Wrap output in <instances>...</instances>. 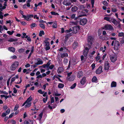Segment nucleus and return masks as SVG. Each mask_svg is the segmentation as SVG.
<instances>
[{
  "label": "nucleus",
  "mask_w": 124,
  "mask_h": 124,
  "mask_svg": "<svg viewBox=\"0 0 124 124\" xmlns=\"http://www.w3.org/2000/svg\"><path fill=\"white\" fill-rule=\"evenodd\" d=\"M89 49L88 47H85L83 50V54L86 57L88 54Z\"/></svg>",
  "instance_id": "0eeeda50"
},
{
  "label": "nucleus",
  "mask_w": 124,
  "mask_h": 124,
  "mask_svg": "<svg viewBox=\"0 0 124 124\" xmlns=\"http://www.w3.org/2000/svg\"><path fill=\"white\" fill-rule=\"evenodd\" d=\"M14 31H7V33L10 35H12L13 33L14 32Z\"/></svg>",
  "instance_id": "58836bf2"
},
{
  "label": "nucleus",
  "mask_w": 124,
  "mask_h": 124,
  "mask_svg": "<svg viewBox=\"0 0 124 124\" xmlns=\"http://www.w3.org/2000/svg\"><path fill=\"white\" fill-rule=\"evenodd\" d=\"M78 22L77 21L76 22L71 21L70 23V25L71 26H73L77 25L78 24Z\"/></svg>",
  "instance_id": "5701e85b"
},
{
  "label": "nucleus",
  "mask_w": 124,
  "mask_h": 124,
  "mask_svg": "<svg viewBox=\"0 0 124 124\" xmlns=\"http://www.w3.org/2000/svg\"><path fill=\"white\" fill-rule=\"evenodd\" d=\"M33 121L32 120H25L24 121V124H33Z\"/></svg>",
  "instance_id": "2eb2a0df"
},
{
  "label": "nucleus",
  "mask_w": 124,
  "mask_h": 124,
  "mask_svg": "<svg viewBox=\"0 0 124 124\" xmlns=\"http://www.w3.org/2000/svg\"><path fill=\"white\" fill-rule=\"evenodd\" d=\"M39 26L41 27L42 28L44 29L45 28L44 25L42 24H39Z\"/></svg>",
  "instance_id": "13d9d810"
},
{
  "label": "nucleus",
  "mask_w": 124,
  "mask_h": 124,
  "mask_svg": "<svg viewBox=\"0 0 124 124\" xmlns=\"http://www.w3.org/2000/svg\"><path fill=\"white\" fill-rule=\"evenodd\" d=\"M116 83L115 81H112L111 84V87H116Z\"/></svg>",
  "instance_id": "aec40b11"
},
{
  "label": "nucleus",
  "mask_w": 124,
  "mask_h": 124,
  "mask_svg": "<svg viewBox=\"0 0 124 124\" xmlns=\"http://www.w3.org/2000/svg\"><path fill=\"white\" fill-rule=\"evenodd\" d=\"M22 17L24 18V19L27 21H29V19L28 18V17L27 15V16H26L25 15H23V16Z\"/></svg>",
  "instance_id": "c9c22d12"
},
{
  "label": "nucleus",
  "mask_w": 124,
  "mask_h": 124,
  "mask_svg": "<svg viewBox=\"0 0 124 124\" xmlns=\"http://www.w3.org/2000/svg\"><path fill=\"white\" fill-rule=\"evenodd\" d=\"M38 93L41 94H43L44 93V91H42V90L41 89L39 90L38 91Z\"/></svg>",
  "instance_id": "603ef678"
},
{
  "label": "nucleus",
  "mask_w": 124,
  "mask_h": 124,
  "mask_svg": "<svg viewBox=\"0 0 124 124\" xmlns=\"http://www.w3.org/2000/svg\"><path fill=\"white\" fill-rule=\"evenodd\" d=\"M103 4L106 6H107L108 5V3L106 1H104L102 2Z\"/></svg>",
  "instance_id": "4d7b16f0"
},
{
  "label": "nucleus",
  "mask_w": 124,
  "mask_h": 124,
  "mask_svg": "<svg viewBox=\"0 0 124 124\" xmlns=\"http://www.w3.org/2000/svg\"><path fill=\"white\" fill-rule=\"evenodd\" d=\"M78 9V7L76 6H74L72 8L71 10L73 12H75Z\"/></svg>",
  "instance_id": "bb28decb"
},
{
  "label": "nucleus",
  "mask_w": 124,
  "mask_h": 124,
  "mask_svg": "<svg viewBox=\"0 0 124 124\" xmlns=\"http://www.w3.org/2000/svg\"><path fill=\"white\" fill-rule=\"evenodd\" d=\"M120 41L121 44L124 43V36L123 37L120 39Z\"/></svg>",
  "instance_id": "f704fd0d"
},
{
  "label": "nucleus",
  "mask_w": 124,
  "mask_h": 124,
  "mask_svg": "<svg viewBox=\"0 0 124 124\" xmlns=\"http://www.w3.org/2000/svg\"><path fill=\"white\" fill-rule=\"evenodd\" d=\"M63 4L67 6H69L71 5V3L70 2H67V0H65L63 2Z\"/></svg>",
  "instance_id": "dca6fc26"
},
{
  "label": "nucleus",
  "mask_w": 124,
  "mask_h": 124,
  "mask_svg": "<svg viewBox=\"0 0 124 124\" xmlns=\"http://www.w3.org/2000/svg\"><path fill=\"white\" fill-rule=\"evenodd\" d=\"M37 61V62L35 64L36 65L41 64L43 63V62L42 60L40 59H38Z\"/></svg>",
  "instance_id": "f3484780"
},
{
  "label": "nucleus",
  "mask_w": 124,
  "mask_h": 124,
  "mask_svg": "<svg viewBox=\"0 0 124 124\" xmlns=\"http://www.w3.org/2000/svg\"><path fill=\"white\" fill-rule=\"evenodd\" d=\"M100 58V56H97L95 58L96 61H97L99 60Z\"/></svg>",
  "instance_id": "052dcab7"
},
{
  "label": "nucleus",
  "mask_w": 124,
  "mask_h": 124,
  "mask_svg": "<svg viewBox=\"0 0 124 124\" xmlns=\"http://www.w3.org/2000/svg\"><path fill=\"white\" fill-rule=\"evenodd\" d=\"M91 67L92 68V70H93L95 67V64L94 63H93L91 65Z\"/></svg>",
  "instance_id": "bf43d9fd"
},
{
  "label": "nucleus",
  "mask_w": 124,
  "mask_h": 124,
  "mask_svg": "<svg viewBox=\"0 0 124 124\" xmlns=\"http://www.w3.org/2000/svg\"><path fill=\"white\" fill-rule=\"evenodd\" d=\"M76 85V83H74L70 87V88L72 89H73L75 87Z\"/></svg>",
  "instance_id": "37998d69"
},
{
  "label": "nucleus",
  "mask_w": 124,
  "mask_h": 124,
  "mask_svg": "<svg viewBox=\"0 0 124 124\" xmlns=\"http://www.w3.org/2000/svg\"><path fill=\"white\" fill-rule=\"evenodd\" d=\"M117 56L116 55H110V59L111 61L113 62H115L117 59Z\"/></svg>",
  "instance_id": "423d86ee"
},
{
  "label": "nucleus",
  "mask_w": 124,
  "mask_h": 124,
  "mask_svg": "<svg viewBox=\"0 0 124 124\" xmlns=\"http://www.w3.org/2000/svg\"><path fill=\"white\" fill-rule=\"evenodd\" d=\"M102 29L106 30H108L109 31L114 30L113 27L110 24H105L104 26L102 27Z\"/></svg>",
  "instance_id": "7ed1b4c3"
},
{
  "label": "nucleus",
  "mask_w": 124,
  "mask_h": 124,
  "mask_svg": "<svg viewBox=\"0 0 124 124\" xmlns=\"http://www.w3.org/2000/svg\"><path fill=\"white\" fill-rule=\"evenodd\" d=\"M48 99V96H46V98H43V102L44 103H46V102L47 101V100Z\"/></svg>",
  "instance_id": "72a5a7b5"
},
{
  "label": "nucleus",
  "mask_w": 124,
  "mask_h": 124,
  "mask_svg": "<svg viewBox=\"0 0 124 124\" xmlns=\"http://www.w3.org/2000/svg\"><path fill=\"white\" fill-rule=\"evenodd\" d=\"M78 43L77 42H74L73 44V47L74 49L76 48L78 46Z\"/></svg>",
  "instance_id": "412c9836"
},
{
  "label": "nucleus",
  "mask_w": 124,
  "mask_h": 124,
  "mask_svg": "<svg viewBox=\"0 0 124 124\" xmlns=\"http://www.w3.org/2000/svg\"><path fill=\"white\" fill-rule=\"evenodd\" d=\"M86 78L83 77L80 81V83L81 85H84L86 82Z\"/></svg>",
  "instance_id": "4468645a"
},
{
  "label": "nucleus",
  "mask_w": 124,
  "mask_h": 124,
  "mask_svg": "<svg viewBox=\"0 0 124 124\" xmlns=\"http://www.w3.org/2000/svg\"><path fill=\"white\" fill-rule=\"evenodd\" d=\"M75 76L74 75H72L69 77H67V79L70 81H73L75 79Z\"/></svg>",
  "instance_id": "f8f14e48"
},
{
  "label": "nucleus",
  "mask_w": 124,
  "mask_h": 124,
  "mask_svg": "<svg viewBox=\"0 0 124 124\" xmlns=\"http://www.w3.org/2000/svg\"><path fill=\"white\" fill-rule=\"evenodd\" d=\"M48 83H46L45 84H44V85H43L42 87V88L44 90H45L46 89V86H48Z\"/></svg>",
  "instance_id": "79ce46f5"
},
{
  "label": "nucleus",
  "mask_w": 124,
  "mask_h": 124,
  "mask_svg": "<svg viewBox=\"0 0 124 124\" xmlns=\"http://www.w3.org/2000/svg\"><path fill=\"white\" fill-rule=\"evenodd\" d=\"M43 115V113L42 112L39 115V117H38V119L39 120V121H41V119L42 118Z\"/></svg>",
  "instance_id": "c85d7f7f"
},
{
  "label": "nucleus",
  "mask_w": 124,
  "mask_h": 124,
  "mask_svg": "<svg viewBox=\"0 0 124 124\" xmlns=\"http://www.w3.org/2000/svg\"><path fill=\"white\" fill-rule=\"evenodd\" d=\"M29 19V20H31V19H30L31 18L33 17V15H27Z\"/></svg>",
  "instance_id": "49530a36"
},
{
  "label": "nucleus",
  "mask_w": 124,
  "mask_h": 124,
  "mask_svg": "<svg viewBox=\"0 0 124 124\" xmlns=\"http://www.w3.org/2000/svg\"><path fill=\"white\" fill-rule=\"evenodd\" d=\"M110 21L111 22L116 25H117V22L115 19H111Z\"/></svg>",
  "instance_id": "b1692460"
},
{
  "label": "nucleus",
  "mask_w": 124,
  "mask_h": 124,
  "mask_svg": "<svg viewBox=\"0 0 124 124\" xmlns=\"http://www.w3.org/2000/svg\"><path fill=\"white\" fill-rule=\"evenodd\" d=\"M19 107V105L18 104H16L15 107L14 109V111H16L18 108Z\"/></svg>",
  "instance_id": "8fccbe9b"
},
{
  "label": "nucleus",
  "mask_w": 124,
  "mask_h": 124,
  "mask_svg": "<svg viewBox=\"0 0 124 124\" xmlns=\"http://www.w3.org/2000/svg\"><path fill=\"white\" fill-rule=\"evenodd\" d=\"M50 49V47L49 46H46V47H45V50L46 51Z\"/></svg>",
  "instance_id": "0e129e2a"
},
{
  "label": "nucleus",
  "mask_w": 124,
  "mask_h": 124,
  "mask_svg": "<svg viewBox=\"0 0 124 124\" xmlns=\"http://www.w3.org/2000/svg\"><path fill=\"white\" fill-rule=\"evenodd\" d=\"M32 98L31 96H30L29 98L25 102L26 104L25 105V108H27L29 107L31 105V102L32 100Z\"/></svg>",
  "instance_id": "f257e3e1"
},
{
  "label": "nucleus",
  "mask_w": 124,
  "mask_h": 124,
  "mask_svg": "<svg viewBox=\"0 0 124 124\" xmlns=\"http://www.w3.org/2000/svg\"><path fill=\"white\" fill-rule=\"evenodd\" d=\"M3 30V27L1 25H0V33H2V31Z\"/></svg>",
  "instance_id": "680f3d73"
},
{
  "label": "nucleus",
  "mask_w": 124,
  "mask_h": 124,
  "mask_svg": "<svg viewBox=\"0 0 124 124\" xmlns=\"http://www.w3.org/2000/svg\"><path fill=\"white\" fill-rule=\"evenodd\" d=\"M7 115V114L6 113H3L2 114V117H5Z\"/></svg>",
  "instance_id": "69168bd1"
},
{
  "label": "nucleus",
  "mask_w": 124,
  "mask_h": 124,
  "mask_svg": "<svg viewBox=\"0 0 124 124\" xmlns=\"http://www.w3.org/2000/svg\"><path fill=\"white\" fill-rule=\"evenodd\" d=\"M37 26V25L36 23H33L31 24V27L32 28V27H35L36 26Z\"/></svg>",
  "instance_id": "de8ad7c7"
},
{
  "label": "nucleus",
  "mask_w": 124,
  "mask_h": 124,
  "mask_svg": "<svg viewBox=\"0 0 124 124\" xmlns=\"http://www.w3.org/2000/svg\"><path fill=\"white\" fill-rule=\"evenodd\" d=\"M102 67H100L96 70V73L97 74H100L102 72Z\"/></svg>",
  "instance_id": "9b49d317"
},
{
  "label": "nucleus",
  "mask_w": 124,
  "mask_h": 124,
  "mask_svg": "<svg viewBox=\"0 0 124 124\" xmlns=\"http://www.w3.org/2000/svg\"><path fill=\"white\" fill-rule=\"evenodd\" d=\"M54 67V66L53 65H51L47 69V70H48L50 69L52 70V69Z\"/></svg>",
  "instance_id": "5fc2aeb1"
},
{
  "label": "nucleus",
  "mask_w": 124,
  "mask_h": 124,
  "mask_svg": "<svg viewBox=\"0 0 124 124\" xmlns=\"http://www.w3.org/2000/svg\"><path fill=\"white\" fill-rule=\"evenodd\" d=\"M97 79L95 76H94L92 78V81L93 82H95L97 81Z\"/></svg>",
  "instance_id": "7c9ffc66"
},
{
  "label": "nucleus",
  "mask_w": 124,
  "mask_h": 124,
  "mask_svg": "<svg viewBox=\"0 0 124 124\" xmlns=\"http://www.w3.org/2000/svg\"><path fill=\"white\" fill-rule=\"evenodd\" d=\"M93 40V38L91 36H89L88 38V42L89 44L92 45Z\"/></svg>",
  "instance_id": "9d476101"
},
{
  "label": "nucleus",
  "mask_w": 124,
  "mask_h": 124,
  "mask_svg": "<svg viewBox=\"0 0 124 124\" xmlns=\"http://www.w3.org/2000/svg\"><path fill=\"white\" fill-rule=\"evenodd\" d=\"M51 14L52 15H59V14L57 13H56L55 12H54V11H52L51 12Z\"/></svg>",
  "instance_id": "ea45409f"
},
{
  "label": "nucleus",
  "mask_w": 124,
  "mask_h": 124,
  "mask_svg": "<svg viewBox=\"0 0 124 124\" xmlns=\"http://www.w3.org/2000/svg\"><path fill=\"white\" fill-rule=\"evenodd\" d=\"M60 57L62 58H63L65 57H68V55L67 53H61L60 54Z\"/></svg>",
  "instance_id": "ddd939ff"
},
{
  "label": "nucleus",
  "mask_w": 124,
  "mask_h": 124,
  "mask_svg": "<svg viewBox=\"0 0 124 124\" xmlns=\"http://www.w3.org/2000/svg\"><path fill=\"white\" fill-rule=\"evenodd\" d=\"M120 46V44L119 41L117 40L115 41L114 45V49L116 50H118Z\"/></svg>",
  "instance_id": "39448f33"
},
{
  "label": "nucleus",
  "mask_w": 124,
  "mask_h": 124,
  "mask_svg": "<svg viewBox=\"0 0 124 124\" xmlns=\"http://www.w3.org/2000/svg\"><path fill=\"white\" fill-rule=\"evenodd\" d=\"M6 8V7L5 6H3V7L0 8V11H2L3 10L5 9Z\"/></svg>",
  "instance_id": "338daca9"
},
{
  "label": "nucleus",
  "mask_w": 124,
  "mask_h": 124,
  "mask_svg": "<svg viewBox=\"0 0 124 124\" xmlns=\"http://www.w3.org/2000/svg\"><path fill=\"white\" fill-rule=\"evenodd\" d=\"M68 60L66 58H64V59L63 62L65 64H66L68 62Z\"/></svg>",
  "instance_id": "473e14b6"
},
{
  "label": "nucleus",
  "mask_w": 124,
  "mask_h": 124,
  "mask_svg": "<svg viewBox=\"0 0 124 124\" xmlns=\"http://www.w3.org/2000/svg\"><path fill=\"white\" fill-rule=\"evenodd\" d=\"M51 64V63L49 62V61L48 62H47V64H46V68L47 69L49 67V65H50Z\"/></svg>",
  "instance_id": "864d4df0"
},
{
  "label": "nucleus",
  "mask_w": 124,
  "mask_h": 124,
  "mask_svg": "<svg viewBox=\"0 0 124 124\" xmlns=\"http://www.w3.org/2000/svg\"><path fill=\"white\" fill-rule=\"evenodd\" d=\"M18 65L19 62H15L10 67L11 70L12 71L15 70L18 66Z\"/></svg>",
  "instance_id": "f03ea898"
},
{
  "label": "nucleus",
  "mask_w": 124,
  "mask_h": 124,
  "mask_svg": "<svg viewBox=\"0 0 124 124\" xmlns=\"http://www.w3.org/2000/svg\"><path fill=\"white\" fill-rule=\"evenodd\" d=\"M8 50L11 52L13 53L15 51V49L14 47H10L8 48Z\"/></svg>",
  "instance_id": "393cba45"
},
{
  "label": "nucleus",
  "mask_w": 124,
  "mask_h": 124,
  "mask_svg": "<svg viewBox=\"0 0 124 124\" xmlns=\"http://www.w3.org/2000/svg\"><path fill=\"white\" fill-rule=\"evenodd\" d=\"M83 73L82 71H79L78 72V75L77 77L79 78H81L83 76Z\"/></svg>",
  "instance_id": "4be33fe9"
},
{
  "label": "nucleus",
  "mask_w": 124,
  "mask_h": 124,
  "mask_svg": "<svg viewBox=\"0 0 124 124\" xmlns=\"http://www.w3.org/2000/svg\"><path fill=\"white\" fill-rule=\"evenodd\" d=\"M44 34V31H40V32L39 34V36H41L42 35H43Z\"/></svg>",
  "instance_id": "c03bdc74"
},
{
  "label": "nucleus",
  "mask_w": 124,
  "mask_h": 124,
  "mask_svg": "<svg viewBox=\"0 0 124 124\" xmlns=\"http://www.w3.org/2000/svg\"><path fill=\"white\" fill-rule=\"evenodd\" d=\"M10 109L9 108H8L6 111V113L7 114V115L9 114L10 112Z\"/></svg>",
  "instance_id": "e2e57ef3"
},
{
  "label": "nucleus",
  "mask_w": 124,
  "mask_h": 124,
  "mask_svg": "<svg viewBox=\"0 0 124 124\" xmlns=\"http://www.w3.org/2000/svg\"><path fill=\"white\" fill-rule=\"evenodd\" d=\"M109 64L108 62L106 61L105 62L104 69L105 70H108L109 68Z\"/></svg>",
  "instance_id": "6e6552de"
},
{
  "label": "nucleus",
  "mask_w": 124,
  "mask_h": 124,
  "mask_svg": "<svg viewBox=\"0 0 124 124\" xmlns=\"http://www.w3.org/2000/svg\"><path fill=\"white\" fill-rule=\"evenodd\" d=\"M79 29V27L74 26L73 28V32L74 33H76Z\"/></svg>",
  "instance_id": "1a4fd4ad"
},
{
  "label": "nucleus",
  "mask_w": 124,
  "mask_h": 124,
  "mask_svg": "<svg viewBox=\"0 0 124 124\" xmlns=\"http://www.w3.org/2000/svg\"><path fill=\"white\" fill-rule=\"evenodd\" d=\"M106 47L104 46V48L102 47H101L100 48V51H102V52L104 53L105 51V50L106 49Z\"/></svg>",
  "instance_id": "a878e982"
},
{
  "label": "nucleus",
  "mask_w": 124,
  "mask_h": 124,
  "mask_svg": "<svg viewBox=\"0 0 124 124\" xmlns=\"http://www.w3.org/2000/svg\"><path fill=\"white\" fill-rule=\"evenodd\" d=\"M53 27L54 28H56L57 27V25L56 24L54 23L53 25Z\"/></svg>",
  "instance_id": "774afa93"
},
{
  "label": "nucleus",
  "mask_w": 124,
  "mask_h": 124,
  "mask_svg": "<svg viewBox=\"0 0 124 124\" xmlns=\"http://www.w3.org/2000/svg\"><path fill=\"white\" fill-rule=\"evenodd\" d=\"M8 41L9 42H12L15 41V39H13L12 38H10L8 40Z\"/></svg>",
  "instance_id": "09e8293b"
},
{
  "label": "nucleus",
  "mask_w": 124,
  "mask_h": 124,
  "mask_svg": "<svg viewBox=\"0 0 124 124\" xmlns=\"http://www.w3.org/2000/svg\"><path fill=\"white\" fill-rule=\"evenodd\" d=\"M63 68L62 67H59L57 70V72L59 74H60L63 72Z\"/></svg>",
  "instance_id": "6ab92c4d"
},
{
  "label": "nucleus",
  "mask_w": 124,
  "mask_h": 124,
  "mask_svg": "<svg viewBox=\"0 0 124 124\" xmlns=\"http://www.w3.org/2000/svg\"><path fill=\"white\" fill-rule=\"evenodd\" d=\"M24 50V49L23 48H20L18 50V52L20 53H22L23 52Z\"/></svg>",
  "instance_id": "a18cd8bd"
},
{
  "label": "nucleus",
  "mask_w": 124,
  "mask_h": 124,
  "mask_svg": "<svg viewBox=\"0 0 124 124\" xmlns=\"http://www.w3.org/2000/svg\"><path fill=\"white\" fill-rule=\"evenodd\" d=\"M0 92L1 93L4 94L6 95H8V93L5 91L0 90Z\"/></svg>",
  "instance_id": "2f4dec72"
},
{
  "label": "nucleus",
  "mask_w": 124,
  "mask_h": 124,
  "mask_svg": "<svg viewBox=\"0 0 124 124\" xmlns=\"http://www.w3.org/2000/svg\"><path fill=\"white\" fill-rule=\"evenodd\" d=\"M78 20L80 24L82 25L85 24L87 22V20L85 18L81 19L79 18L78 19Z\"/></svg>",
  "instance_id": "20e7f679"
},
{
  "label": "nucleus",
  "mask_w": 124,
  "mask_h": 124,
  "mask_svg": "<svg viewBox=\"0 0 124 124\" xmlns=\"http://www.w3.org/2000/svg\"><path fill=\"white\" fill-rule=\"evenodd\" d=\"M124 33L123 32H119L118 34V36L119 37H123L124 36Z\"/></svg>",
  "instance_id": "c756f323"
},
{
  "label": "nucleus",
  "mask_w": 124,
  "mask_h": 124,
  "mask_svg": "<svg viewBox=\"0 0 124 124\" xmlns=\"http://www.w3.org/2000/svg\"><path fill=\"white\" fill-rule=\"evenodd\" d=\"M104 19L109 22L110 23H111L110 18L107 17H104Z\"/></svg>",
  "instance_id": "4c0bfd02"
},
{
  "label": "nucleus",
  "mask_w": 124,
  "mask_h": 124,
  "mask_svg": "<svg viewBox=\"0 0 124 124\" xmlns=\"http://www.w3.org/2000/svg\"><path fill=\"white\" fill-rule=\"evenodd\" d=\"M64 86V85L62 83H59L58 85V87L59 88H62Z\"/></svg>",
  "instance_id": "cd10ccee"
},
{
  "label": "nucleus",
  "mask_w": 124,
  "mask_h": 124,
  "mask_svg": "<svg viewBox=\"0 0 124 124\" xmlns=\"http://www.w3.org/2000/svg\"><path fill=\"white\" fill-rule=\"evenodd\" d=\"M44 42L45 43V46H49V42L46 40H45L44 41Z\"/></svg>",
  "instance_id": "a19ab883"
},
{
  "label": "nucleus",
  "mask_w": 124,
  "mask_h": 124,
  "mask_svg": "<svg viewBox=\"0 0 124 124\" xmlns=\"http://www.w3.org/2000/svg\"><path fill=\"white\" fill-rule=\"evenodd\" d=\"M78 7L79 9H84L85 8L84 6L83 5H79L78 6Z\"/></svg>",
  "instance_id": "3c124183"
},
{
  "label": "nucleus",
  "mask_w": 124,
  "mask_h": 124,
  "mask_svg": "<svg viewBox=\"0 0 124 124\" xmlns=\"http://www.w3.org/2000/svg\"><path fill=\"white\" fill-rule=\"evenodd\" d=\"M69 38V37L68 35H66L65 36V40L64 43H66V42L67 41L68 39Z\"/></svg>",
  "instance_id": "e433bc0d"
},
{
  "label": "nucleus",
  "mask_w": 124,
  "mask_h": 124,
  "mask_svg": "<svg viewBox=\"0 0 124 124\" xmlns=\"http://www.w3.org/2000/svg\"><path fill=\"white\" fill-rule=\"evenodd\" d=\"M111 9L112 11L113 12H116L117 11L116 7L115 6H112L111 7Z\"/></svg>",
  "instance_id": "a211bd4d"
},
{
  "label": "nucleus",
  "mask_w": 124,
  "mask_h": 124,
  "mask_svg": "<svg viewBox=\"0 0 124 124\" xmlns=\"http://www.w3.org/2000/svg\"><path fill=\"white\" fill-rule=\"evenodd\" d=\"M94 0H91V4L92 5V7L93 8L94 7Z\"/></svg>",
  "instance_id": "6e6d98bb"
}]
</instances>
